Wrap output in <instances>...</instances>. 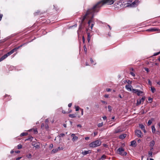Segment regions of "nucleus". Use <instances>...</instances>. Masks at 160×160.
<instances>
[{
  "instance_id": "1",
  "label": "nucleus",
  "mask_w": 160,
  "mask_h": 160,
  "mask_svg": "<svg viewBox=\"0 0 160 160\" xmlns=\"http://www.w3.org/2000/svg\"><path fill=\"white\" fill-rule=\"evenodd\" d=\"M93 7L90 9H89L87 11L86 14L83 17H82L80 19L81 20V22L82 23L85 19L86 18V17L90 14H91L92 15V18L93 17V13L95 12H98V10L96 9H93Z\"/></svg>"
},
{
  "instance_id": "2",
  "label": "nucleus",
  "mask_w": 160,
  "mask_h": 160,
  "mask_svg": "<svg viewBox=\"0 0 160 160\" xmlns=\"http://www.w3.org/2000/svg\"><path fill=\"white\" fill-rule=\"evenodd\" d=\"M101 144V142L99 140H96L92 142L89 144V146L91 148H95L99 146Z\"/></svg>"
},
{
  "instance_id": "3",
  "label": "nucleus",
  "mask_w": 160,
  "mask_h": 160,
  "mask_svg": "<svg viewBox=\"0 0 160 160\" xmlns=\"http://www.w3.org/2000/svg\"><path fill=\"white\" fill-rule=\"evenodd\" d=\"M117 151L118 153L121 155L125 156L127 154V152H125L124 149L122 148H119Z\"/></svg>"
},
{
  "instance_id": "4",
  "label": "nucleus",
  "mask_w": 160,
  "mask_h": 160,
  "mask_svg": "<svg viewBox=\"0 0 160 160\" xmlns=\"http://www.w3.org/2000/svg\"><path fill=\"white\" fill-rule=\"evenodd\" d=\"M122 131L123 130L122 128L121 127V126H119L114 129V133H120L122 132Z\"/></svg>"
},
{
  "instance_id": "5",
  "label": "nucleus",
  "mask_w": 160,
  "mask_h": 160,
  "mask_svg": "<svg viewBox=\"0 0 160 160\" xmlns=\"http://www.w3.org/2000/svg\"><path fill=\"white\" fill-rule=\"evenodd\" d=\"M145 96H143L141 99L138 100L136 103L137 105H139L141 104L142 102H143L145 100Z\"/></svg>"
},
{
  "instance_id": "6",
  "label": "nucleus",
  "mask_w": 160,
  "mask_h": 160,
  "mask_svg": "<svg viewBox=\"0 0 160 160\" xmlns=\"http://www.w3.org/2000/svg\"><path fill=\"white\" fill-rule=\"evenodd\" d=\"M135 133L137 137H142V133L141 131L139 130H137L135 131Z\"/></svg>"
},
{
  "instance_id": "7",
  "label": "nucleus",
  "mask_w": 160,
  "mask_h": 160,
  "mask_svg": "<svg viewBox=\"0 0 160 160\" xmlns=\"http://www.w3.org/2000/svg\"><path fill=\"white\" fill-rule=\"evenodd\" d=\"M71 136L72 138V140L73 142H74L77 140L78 139V137L77 136H76L75 134L73 133L71 134Z\"/></svg>"
},
{
  "instance_id": "8",
  "label": "nucleus",
  "mask_w": 160,
  "mask_h": 160,
  "mask_svg": "<svg viewBox=\"0 0 160 160\" xmlns=\"http://www.w3.org/2000/svg\"><path fill=\"white\" fill-rule=\"evenodd\" d=\"M22 45H21L19 46H18V47L15 48H14L13 49L11 50L9 52V54H10L11 55L15 51H16L20 47H22Z\"/></svg>"
},
{
  "instance_id": "9",
  "label": "nucleus",
  "mask_w": 160,
  "mask_h": 160,
  "mask_svg": "<svg viewBox=\"0 0 160 160\" xmlns=\"http://www.w3.org/2000/svg\"><path fill=\"white\" fill-rule=\"evenodd\" d=\"M125 88L128 91H131L132 90V86L130 85L127 84L125 86Z\"/></svg>"
},
{
  "instance_id": "10",
  "label": "nucleus",
  "mask_w": 160,
  "mask_h": 160,
  "mask_svg": "<svg viewBox=\"0 0 160 160\" xmlns=\"http://www.w3.org/2000/svg\"><path fill=\"white\" fill-rule=\"evenodd\" d=\"M91 23H92L91 25V29L92 30V28L93 27V26L94 24V22L93 21L92 19H91V20H90L88 22V23L89 25H90V24Z\"/></svg>"
},
{
  "instance_id": "11",
  "label": "nucleus",
  "mask_w": 160,
  "mask_h": 160,
  "mask_svg": "<svg viewBox=\"0 0 160 160\" xmlns=\"http://www.w3.org/2000/svg\"><path fill=\"white\" fill-rule=\"evenodd\" d=\"M32 145L37 148H40V145L38 144H37L35 142H32Z\"/></svg>"
},
{
  "instance_id": "12",
  "label": "nucleus",
  "mask_w": 160,
  "mask_h": 160,
  "mask_svg": "<svg viewBox=\"0 0 160 160\" xmlns=\"http://www.w3.org/2000/svg\"><path fill=\"white\" fill-rule=\"evenodd\" d=\"M158 29L156 28H152L147 30V31L149 32H153L154 31H158Z\"/></svg>"
},
{
  "instance_id": "13",
  "label": "nucleus",
  "mask_w": 160,
  "mask_h": 160,
  "mask_svg": "<svg viewBox=\"0 0 160 160\" xmlns=\"http://www.w3.org/2000/svg\"><path fill=\"white\" fill-rule=\"evenodd\" d=\"M137 2L136 1H135L133 2H132L130 5H128V6H130V7H134L136 6V3Z\"/></svg>"
},
{
  "instance_id": "14",
  "label": "nucleus",
  "mask_w": 160,
  "mask_h": 160,
  "mask_svg": "<svg viewBox=\"0 0 160 160\" xmlns=\"http://www.w3.org/2000/svg\"><path fill=\"white\" fill-rule=\"evenodd\" d=\"M155 142L152 140L150 142H149V146L150 147H153L154 145L155 144Z\"/></svg>"
},
{
  "instance_id": "15",
  "label": "nucleus",
  "mask_w": 160,
  "mask_h": 160,
  "mask_svg": "<svg viewBox=\"0 0 160 160\" xmlns=\"http://www.w3.org/2000/svg\"><path fill=\"white\" fill-rule=\"evenodd\" d=\"M91 153V151L90 150L88 151H85L82 152V154L83 155H86Z\"/></svg>"
},
{
  "instance_id": "16",
  "label": "nucleus",
  "mask_w": 160,
  "mask_h": 160,
  "mask_svg": "<svg viewBox=\"0 0 160 160\" xmlns=\"http://www.w3.org/2000/svg\"><path fill=\"white\" fill-rule=\"evenodd\" d=\"M131 146L133 147H136V141L133 140L131 142Z\"/></svg>"
},
{
  "instance_id": "17",
  "label": "nucleus",
  "mask_w": 160,
  "mask_h": 160,
  "mask_svg": "<svg viewBox=\"0 0 160 160\" xmlns=\"http://www.w3.org/2000/svg\"><path fill=\"white\" fill-rule=\"evenodd\" d=\"M126 136V134H122L119 136V138L120 139H123Z\"/></svg>"
},
{
  "instance_id": "18",
  "label": "nucleus",
  "mask_w": 160,
  "mask_h": 160,
  "mask_svg": "<svg viewBox=\"0 0 160 160\" xmlns=\"http://www.w3.org/2000/svg\"><path fill=\"white\" fill-rule=\"evenodd\" d=\"M125 2H126V3L127 4V7H129L128 6V5H130L131 3L132 2V1L130 0H126Z\"/></svg>"
},
{
  "instance_id": "19",
  "label": "nucleus",
  "mask_w": 160,
  "mask_h": 160,
  "mask_svg": "<svg viewBox=\"0 0 160 160\" xmlns=\"http://www.w3.org/2000/svg\"><path fill=\"white\" fill-rule=\"evenodd\" d=\"M58 151V148H54L53 149L51 152V153L54 154L57 152Z\"/></svg>"
},
{
  "instance_id": "20",
  "label": "nucleus",
  "mask_w": 160,
  "mask_h": 160,
  "mask_svg": "<svg viewBox=\"0 0 160 160\" xmlns=\"http://www.w3.org/2000/svg\"><path fill=\"white\" fill-rule=\"evenodd\" d=\"M11 54H9V52H8L7 53L5 54L4 55H3L2 57L4 59H5L8 56L10 55Z\"/></svg>"
},
{
  "instance_id": "21",
  "label": "nucleus",
  "mask_w": 160,
  "mask_h": 160,
  "mask_svg": "<svg viewBox=\"0 0 160 160\" xmlns=\"http://www.w3.org/2000/svg\"><path fill=\"white\" fill-rule=\"evenodd\" d=\"M69 116L71 118H75L76 117V114H70Z\"/></svg>"
},
{
  "instance_id": "22",
  "label": "nucleus",
  "mask_w": 160,
  "mask_h": 160,
  "mask_svg": "<svg viewBox=\"0 0 160 160\" xmlns=\"http://www.w3.org/2000/svg\"><path fill=\"white\" fill-rule=\"evenodd\" d=\"M152 128V133H155L156 130V129L155 128V127L154 126H152L151 127Z\"/></svg>"
},
{
  "instance_id": "23",
  "label": "nucleus",
  "mask_w": 160,
  "mask_h": 160,
  "mask_svg": "<svg viewBox=\"0 0 160 160\" xmlns=\"http://www.w3.org/2000/svg\"><path fill=\"white\" fill-rule=\"evenodd\" d=\"M139 127L142 130L143 129L145 128L144 126L142 124H139Z\"/></svg>"
},
{
  "instance_id": "24",
  "label": "nucleus",
  "mask_w": 160,
  "mask_h": 160,
  "mask_svg": "<svg viewBox=\"0 0 160 160\" xmlns=\"http://www.w3.org/2000/svg\"><path fill=\"white\" fill-rule=\"evenodd\" d=\"M151 90L152 93H154L156 90L155 88L153 87H151Z\"/></svg>"
},
{
  "instance_id": "25",
  "label": "nucleus",
  "mask_w": 160,
  "mask_h": 160,
  "mask_svg": "<svg viewBox=\"0 0 160 160\" xmlns=\"http://www.w3.org/2000/svg\"><path fill=\"white\" fill-rule=\"evenodd\" d=\"M90 34L89 33H88V42H89L90 40Z\"/></svg>"
},
{
  "instance_id": "26",
  "label": "nucleus",
  "mask_w": 160,
  "mask_h": 160,
  "mask_svg": "<svg viewBox=\"0 0 160 160\" xmlns=\"http://www.w3.org/2000/svg\"><path fill=\"white\" fill-rule=\"evenodd\" d=\"M143 93V92L142 91H140L139 90H138V91L137 92V93H136L138 96H140V95L142 93Z\"/></svg>"
},
{
  "instance_id": "27",
  "label": "nucleus",
  "mask_w": 160,
  "mask_h": 160,
  "mask_svg": "<svg viewBox=\"0 0 160 160\" xmlns=\"http://www.w3.org/2000/svg\"><path fill=\"white\" fill-rule=\"evenodd\" d=\"M153 119H152L151 120H149L148 121V125H150L152 124Z\"/></svg>"
},
{
  "instance_id": "28",
  "label": "nucleus",
  "mask_w": 160,
  "mask_h": 160,
  "mask_svg": "<svg viewBox=\"0 0 160 160\" xmlns=\"http://www.w3.org/2000/svg\"><path fill=\"white\" fill-rule=\"evenodd\" d=\"M152 152L149 151L148 152V156L150 157H152Z\"/></svg>"
},
{
  "instance_id": "29",
  "label": "nucleus",
  "mask_w": 160,
  "mask_h": 160,
  "mask_svg": "<svg viewBox=\"0 0 160 160\" xmlns=\"http://www.w3.org/2000/svg\"><path fill=\"white\" fill-rule=\"evenodd\" d=\"M106 156L105 155H103L101 158H100V160H104V159L106 158Z\"/></svg>"
},
{
  "instance_id": "30",
  "label": "nucleus",
  "mask_w": 160,
  "mask_h": 160,
  "mask_svg": "<svg viewBox=\"0 0 160 160\" xmlns=\"http://www.w3.org/2000/svg\"><path fill=\"white\" fill-rule=\"evenodd\" d=\"M108 111L110 112H111L112 110V107L108 105Z\"/></svg>"
},
{
  "instance_id": "31",
  "label": "nucleus",
  "mask_w": 160,
  "mask_h": 160,
  "mask_svg": "<svg viewBox=\"0 0 160 160\" xmlns=\"http://www.w3.org/2000/svg\"><path fill=\"white\" fill-rule=\"evenodd\" d=\"M28 133H25V132H22L20 134L21 136H26L27 135Z\"/></svg>"
},
{
  "instance_id": "32",
  "label": "nucleus",
  "mask_w": 160,
  "mask_h": 160,
  "mask_svg": "<svg viewBox=\"0 0 160 160\" xmlns=\"http://www.w3.org/2000/svg\"><path fill=\"white\" fill-rule=\"evenodd\" d=\"M138 90L137 89H132V90L133 93H136L138 91Z\"/></svg>"
},
{
  "instance_id": "33",
  "label": "nucleus",
  "mask_w": 160,
  "mask_h": 160,
  "mask_svg": "<svg viewBox=\"0 0 160 160\" xmlns=\"http://www.w3.org/2000/svg\"><path fill=\"white\" fill-rule=\"evenodd\" d=\"M103 125V122H102L100 123H99L98 124V127H102Z\"/></svg>"
},
{
  "instance_id": "34",
  "label": "nucleus",
  "mask_w": 160,
  "mask_h": 160,
  "mask_svg": "<svg viewBox=\"0 0 160 160\" xmlns=\"http://www.w3.org/2000/svg\"><path fill=\"white\" fill-rule=\"evenodd\" d=\"M148 100L150 103H151L153 100V99L152 98H151L150 97H149L148 98Z\"/></svg>"
},
{
  "instance_id": "35",
  "label": "nucleus",
  "mask_w": 160,
  "mask_h": 160,
  "mask_svg": "<svg viewBox=\"0 0 160 160\" xmlns=\"http://www.w3.org/2000/svg\"><path fill=\"white\" fill-rule=\"evenodd\" d=\"M17 147L18 149H20L22 148V146L21 144H19L18 145Z\"/></svg>"
},
{
  "instance_id": "36",
  "label": "nucleus",
  "mask_w": 160,
  "mask_h": 160,
  "mask_svg": "<svg viewBox=\"0 0 160 160\" xmlns=\"http://www.w3.org/2000/svg\"><path fill=\"white\" fill-rule=\"evenodd\" d=\"M83 49H84V50L85 52V53H86L87 52V49L86 47L85 46H84Z\"/></svg>"
},
{
  "instance_id": "37",
  "label": "nucleus",
  "mask_w": 160,
  "mask_h": 160,
  "mask_svg": "<svg viewBox=\"0 0 160 160\" xmlns=\"http://www.w3.org/2000/svg\"><path fill=\"white\" fill-rule=\"evenodd\" d=\"M75 108L76 109V111H78L79 110V107L78 106H76L75 107Z\"/></svg>"
},
{
  "instance_id": "38",
  "label": "nucleus",
  "mask_w": 160,
  "mask_h": 160,
  "mask_svg": "<svg viewBox=\"0 0 160 160\" xmlns=\"http://www.w3.org/2000/svg\"><path fill=\"white\" fill-rule=\"evenodd\" d=\"M33 138V137L31 136L30 137H29L28 138L26 139H25V141H26L29 140L31 139H32Z\"/></svg>"
},
{
  "instance_id": "39",
  "label": "nucleus",
  "mask_w": 160,
  "mask_h": 160,
  "mask_svg": "<svg viewBox=\"0 0 160 160\" xmlns=\"http://www.w3.org/2000/svg\"><path fill=\"white\" fill-rule=\"evenodd\" d=\"M160 53V51L157 52L155 53H154L153 56H156L158 55Z\"/></svg>"
},
{
  "instance_id": "40",
  "label": "nucleus",
  "mask_w": 160,
  "mask_h": 160,
  "mask_svg": "<svg viewBox=\"0 0 160 160\" xmlns=\"http://www.w3.org/2000/svg\"><path fill=\"white\" fill-rule=\"evenodd\" d=\"M53 147V145L52 144H51L49 145V148L50 149H52Z\"/></svg>"
},
{
  "instance_id": "41",
  "label": "nucleus",
  "mask_w": 160,
  "mask_h": 160,
  "mask_svg": "<svg viewBox=\"0 0 160 160\" xmlns=\"http://www.w3.org/2000/svg\"><path fill=\"white\" fill-rule=\"evenodd\" d=\"M144 69L147 72H149V70L148 68H145Z\"/></svg>"
},
{
  "instance_id": "42",
  "label": "nucleus",
  "mask_w": 160,
  "mask_h": 160,
  "mask_svg": "<svg viewBox=\"0 0 160 160\" xmlns=\"http://www.w3.org/2000/svg\"><path fill=\"white\" fill-rule=\"evenodd\" d=\"M130 74L133 77L135 76V74L133 72H131Z\"/></svg>"
},
{
  "instance_id": "43",
  "label": "nucleus",
  "mask_w": 160,
  "mask_h": 160,
  "mask_svg": "<svg viewBox=\"0 0 160 160\" xmlns=\"http://www.w3.org/2000/svg\"><path fill=\"white\" fill-rule=\"evenodd\" d=\"M32 157V155L31 154H29L28 156V157L29 158H30Z\"/></svg>"
},
{
  "instance_id": "44",
  "label": "nucleus",
  "mask_w": 160,
  "mask_h": 160,
  "mask_svg": "<svg viewBox=\"0 0 160 160\" xmlns=\"http://www.w3.org/2000/svg\"><path fill=\"white\" fill-rule=\"evenodd\" d=\"M65 135V134L64 133H61L60 134V136L61 137H62Z\"/></svg>"
},
{
  "instance_id": "45",
  "label": "nucleus",
  "mask_w": 160,
  "mask_h": 160,
  "mask_svg": "<svg viewBox=\"0 0 160 160\" xmlns=\"http://www.w3.org/2000/svg\"><path fill=\"white\" fill-rule=\"evenodd\" d=\"M80 110L81 111V114L82 115H83V109H81Z\"/></svg>"
},
{
  "instance_id": "46",
  "label": "nucleus",
  "mask_w": 160,
  "mask_h": 160,
  "mask_svg": "<svg viewBox=\"0 0 160 160\" xmlns=\"http://www.w3.org/2000/svg\"><path fill=\"white\" fill-rule=\"evenodd\" d=\"M153 150V147H150V151L152 152Z\"/></svg>"
},
{
  "instance_id": "47",
  "label": "nucleus",
  "mask_w": 160,
  "mask_h": 160,
  "mask_svg": "<svg viewBox=\"0 0 160 160\" xmlns=\"http://www.w3.org/2000/svg\"><path fill=\"white\" fill-rule=\"evenodd\" d=\"M102 118L104 120H105L107 119V117L106 116H104L102 117Z\"/></svg>"
},
{
  "instance_id": "48",
  "label": "nucleus",
  "mask_w": 160,
  "mask_h": 160,
  "mask_svg": "<svg viewBox=\"0 0 160 160\" xmlns=\"http://www.w3.org/2000/svg\"><path fill=\"white\" fill-rule=\"evenodd\" d=\"M4 59L2 57L0 58V62L2 61Z\"/></svg>"
},
{
  "instance_id": "49",
  "label": "nucleus",
  "mask_w": 160,
  "mask_h": 160,
  "mask_svg": "<svg viewBox=\"0 0 160 160\" xmlns=\"http://www.w3.org/2000/svg\"><path fill=\"white\" fill-rule=\"evenodd\" d=\"M44 127V123H42V124H41V127L42 128H43Z\"/></svg>"
},
{
  "instance_id": "50",
  "label": "nucleus",
  "mask_w": 160,
  "mask_h": 160,
  "mask_svg": "<svg viewBox=\"0 0 160 160\" xmlns=\"http://www.w3.org/2000/svg\"><path fill=\"white\" fill-rule=\"evenodd\" d=\"M3 15L2 14L0 15V21L1 20Z\"/></svg>"
},
{
  "instance_id": "51",
  "label": "nucleus",
  "mask_w": 160,
  "mask_h": 160,
  "mask_svg": "<svg viewBox=\"0 0 160 160\" xmlns=\"http://www.w3.org/2000/svg\"><path fill=\"white\" fill-rule=\"evenodd\" d=\"M111 89H110V88H107L106 89V91H107V92H109V91H111Z\"/></svg>"
},
{
  "instance_id": "52",
  "label": "nucleus",
  "mask_w": 160,
  "mask_h": 160,
  "mask_svg": "<svg viewBox=\"0 0 160 160\" xmlns=\"http://www.w3.org/2000/svg\"><path fill=\"white\" fill-rule=\"evenodd\" d=\"M104 97L106 98H108L109 95L108 94H106L104 95Z\"/></svg>"
},
{
  "instance_id": "53",
  "label": "nucleus",
  "mask_w": 160,
  "mask_h": 160,
  "mask_svg": "<svg viewBox=\"0 0 160 160\" xmlns=\"http://www.w3.org/2000/svg\"><path fill=\"white\" fill-rule=\"evenodd\" d=\"M22 158V157H19L16 158V160H19Z\"/></svg>"
},
{
  "instance_id": "54",
  "label": "nucleus",
  "mask_w": 160,
  "mask_h": 160,
  "mask_svg": "<svg viewBox=\"0 0 160 160\" xmlns=\"http://www.w3.org/2000/svg\"><path fill=\"white\" fill-rule=\"evenodd\" d=\"M85 139L86 140H88L89 139V137H86L85 138Z\"/></svg>"
},
{
  "instance_id": "55",
  "label": "nucleus",
  "mask_w": 160,
  "mask_h": 160,
  "mask_svg": "<svg viewBox=\"0 0 160 160\" xmlns=\"http://www.w3.org/2000/svg\"><path fill=\"white\" fill-rule=\"evenodd\" d=\"M49 128V127L48 125H45V128L46 129H48Z\"/></svg>"
},
{
  "instance_id": "56",
  "label": "nucleus",
  "mask_w": 160,
  "mask_h": 160,
  "mask_svg": "<svg viewBox=\"0 0 160 160\" xmlns=\"http://www.w3.org/2000/svg\"><path fill=\"white\" fill-rule=\"evenodd\" d=\"M82 40L83 42L84 43L85 42V39L83 36L82 37Z\"/></svg>"
},
{
  "instance_id": "57",
  "label": "nucleus",
  "mask_w": 160,
  "mask_h": 160,
  "mask_svg": "<svg viewBox=\"0 0 160 160\" xmlns=\"http://www.w3.org/2000/svg\"><path fill=\"white\" fill-rule=\"evenodd\" d=\"M34 132L35 133H38V131L36 130H34Z\"/></svg>"
},
{
  "instance_id": "58",
  "label": "nucleus",
  "mask_w": 160,
  "mask_h": 160,
  "mask_svg": "<svg viewBox=\"0 0 160 160\" xmlns=\"http://www.w3.org/2000/svg\"><path fill=\"white\" fill-rule=\"evenodd\" d=\"M77 126L78 127H80V128H81L82 127V125H81V124H78L77 125Z\"/></svg>"
},
{
  "instance_id": "59",
  "label": "nucleus",
  "mask_w": 160,
  "mask_h": 160,
  "mask_svg": "<svg viewBox=\"0 0 160 160\" xmlns=\"http://www.w3.org/2000/svg\"><path fill=\"white\" fill-rule=\"evenodd\" d=\"M72 104L71 103H69L68 104V106L69 107H71V106H72Z\"/></svg>"
},
{
  "instance_id": "60",
  "label": "nucleus",
  "mask_w": 160,
  "mask_h": 160,
  "mask_svg": "<svg viewBox=\"0 0 160 160\" xmlns=\"http://www.w3.org/2000/svg\"><path fill=\"white\" fill-rule=\"evenodd\" d=\"M127 82L128 84H129V83L131 84L132 83V82L130 81V80H128Z\"/></svg>"
},
{
  "instance_id": "61",
  "label": "nucleus",
  "mask_w": 160,
  "mask_h": 160,
  "mask_svg": "<svg viewBox=\"0 0 160 160\" xmlns=\"http://www.w3.org/2000/svg\"><path fill=\"white\" fill-rule=\"evenodd\" d=\"M98 134V133L97 132H94V136H95L96 135Z\"/></svg>"
},
{
  "instance_id": "62",
  "label": "nucleus",
  "mask_w": 160,
  "mask_h": 160,
  "mask_svg": "<svg viewBox=\"0 0 160 160\" xmlns=\"http://www.w3.org/2000/svg\"><path fill=\"white\" fill-rule=\"evenodd\" d=\"M101 102L102 103H105L106 104H107V102H106L104 101H101Z\"/></svg>"
},
{
  "instance_id": "63",
  "label": "nucleus",
  "mask_w": 160,
  "mask_h": 160,
  "mask_svg": "<svg viewBox=\"0 0 160 160\" xmlns=\"http://www.w3.org/2000/svg\"><path fill=\"white\" fill-rule=\"evenodd\" d=\"M15 152L17 153H18L20 152V151H15Z\"/></svg>"
},
{
  "instance_id": "64",
  "label": "nucleus",
  "mask_w": 160,
  "mask_h": 160,
  "mask_svg": "<svg viewBox=\"0 0 160 160\" xmlns=\"http://www.w3.org/2000/svg\"><path fill=\"white\" fill-rule=\"evenodd\" d=\"M90 61H91V63H93V61L92 59L91 58L90 59Z\"/></svg>"
}]
</instances>
